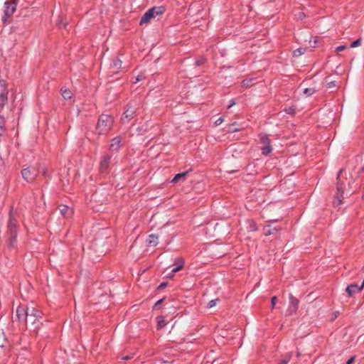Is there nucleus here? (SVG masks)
<instances>
[{
	"instance_id": "f257e3e1",
	"label": "nucleus",
	"mask_w": 364,
	"mask_h": 364,
	"mask_svg": "<svg viewBox=\"0 0 364 364\" xmlns=\"http://www.w3.org/2000/svg\"><path fill=\"white\" fill-rule=\"evenodd\" d=\"M113 119L110 115L102 114L97 124V132L98 134H105L107 133L113 124Z\"/></svg>"
},
{
	"instance_id": "f03ea898",
	"label": "nucleus",
	"mask_w": 364,
	"mask_h": 364,
	"mask_svg": "<svg viewBox=\"0 0 364 364\" xmlns=\"http://www.w3.org/2000/svg\"><path fill=\"white\" fill-rule=\"evenodd\" d=\"M164 9L163 7H154L147 11L140 19V24H144L149 22V21L158 16L161 15L164 12Z\"/></svg>"
},
{
	"instance_id": "7ed1b4c3",
	"label": "nucleus",
	"mask_w": 364,
	"mask_h": 364,
	"mask_svg": "<svg viewBox=\"0 0 364 364\" xmlns=\"http://www.w3.org/2000/svg\"><path fill=\"white\" fill-rule=\"evenodd\" d=\"M343 172V169H341L338 172L337 176V196L336 200L333 202L335 205H339L342 202L343 193V183L340 181V176Z\"/></svg>"
},
{
	"instance_id": "20e7f679",
	"label": "nucleus",
	"mask_w": 364,
	"mask_h": 364,
	"mask_svg": "<svg viewBox=\"0 0 364 364\" xmlns=\"http://www.w3.org/2000/svg\"><path fill=\"white\" fill-rule=\"evenodd\" d=\"M260 144L262 145L261 146L262 154L264 156L269 155L272 152V148L268 136L266 135L261 136Z\"/></svg>"
},
{
	"instance_id": "39448f33",
	"label": "nucleus",
	"mask_w": 364,
	"mask_h": 364,
	"mask_svg": "<svg viewBox=\"0 0 364 364\" xmlns=\"http://www.w3.org/2000/svg\"><path fill=\"white\" fill-rule=\"evenodd\" d=\"M27 317L28 319L33 317L34 319L31 321V324H37L38 323V319L41 318V312L39 310L35 309L33 306H28Z\"/></svg>"
},
{
	"instance_id": "423d86ee",
	"label": "nucleus",
	"mask_w": 364,
	"mask_h": 364,
	"mask_svg": "<svg viewBox=\"0 0 364 364\" xmlns=\"http://www.w3.org/2000/svg\"><path fill=\"white\" fill-rule=\"evenodd\" d=\"M289 305L287 310V315L290 316L295 314L298 309L299 301L295 298L292 294H289Z\"/></svg>"
},
{
	"instance_id": "0eeeda50",
	"label": "nucleus",
	"mask_w": 364,
	"mask_h": 364,
	"mask_svg": "<svg viewBox=\"0 0 364 364\" xmlns=\"http://www.w3.org/2000/svg\"><path fill=\"white\" fill-rule=\"evenodd\" d=\"M22 177L28 182H32L38 173L35 168H26L21 171Z\"/></svg>"
},
{
	"instance_id": "6e6552de",
	"label": "nucleus",
	"mask_w": 364,
	"mask_h": 364,
	"mask_svg": "<svg viewBox=\"0 0 364 364\" xmlns=\"http://www.w3.org/2000/svg\"><path fill=\"white\" fill-rule=\"evenodd\" d=\"M8 100V90L6 83L4 81H0V107H4L7 102Z\"/></svg>"
},
{
	"instance_id": "1a4fd4ad",
	"label": "nucleus",
	"mask_w": 364,
	"mask_h": 364,
	"mask_svg": "<svg viewBox=\"0 0 364 364\" xmlns=\"http://www.w3.org/2000/svg\"><path fill=\"white\" fill-rule=\"evenodd\" d=\"M173 265L175 267L171 270V273L168 274L166 277L172 278L175 273L179 272L184 265V259L182 257L176 258Z\"/></svg>"
},
{
	"instance_id": "9d476101",
	"label": "nucleus",
	"mask_w": 364,
	"mask_h": 364,
	"mask_svg": "<svg viewBox=\"0 0 364 364\" xmlns=\"http://www.w3.org/2000/svg\"><path fill=\"white\" fill-rule=\"evenodd\" d=\"M111 156L105 155L100 164V171L101 173H107L110 163Z\"/></svg>"
},
{
	"instance_id": "9b49d317",
	"label": "nucleus",
	"mask_w": 364,
	"mask_h": 364,
	"mask_svg": "<svg viewBox=\"0 0 364 364\" xmlns=\"http://www.w3.org/2000/svg\"><path fill=\"white\" fill-rule=\"evenodd\" d=\"M16 316L18 321H23L26 324L28 323L27 308L24 309L23 307H18L16 309Z\"/></svg>"
},
{
	"instance_id": "f8f14e48",
	"label": "nucleus",
	"mask_w": 364,
	"mask_h": 364,
	"mask_svg": "<svg viewBox=\"0 0 364 364\" xmlns=\"http://www.w3.org/2000/svg\"><path fill=\"white\" fill-rule=\"evenodd\" d=\"M135 114V109L134 108H128L126 112L123 114V116L121 118V122L122 124L127 123L130 119H132Z\"/></svg>"
},
{
	"instance_id": "ddd939ff",
	"label": "nucleus",
	"mask_w": 364,
	"mask_h": 364,
	"mask_svg": "<svg viewBox=\"0 0 364 364\" xmlns=\"http://www.w3.org/2000/svg\"><path fill=\"white\" fill-rule=\"evenodd\" d=\"M280 228L277 226H272V225H265L263 228V232L265 235H275L280 230Z\"/></svg>"
},
{
	"instance_id": "4468645a",
	"label": "nucleus",
	"mask_w": 364,
	"mask_h": 364,
	"mask_svg": "<svg viewBox=\"0 0 364 364\" xmlns=\"http://www.w3.org/2000/svg\"><path fill=\"white\" fill-rule=\"evenodd\" d=\"M16 11V4L15 3H6L5 9H4V15L6 17H11L14 11Z\"/></svg>"
},
{
	"instance_id": "2eb2a0df",
	"label": "nucleus",
	"mask_w": 364,
	"mask_h": 364,
	"mask_svg": "<svg viewBox=\"0 0 364 364\" xmlns=\"http://www.w3.org/2000/svg\"><path fill=\"white\" fill-rule=\"evenodd\" d=\"M346 291L349 296H353L354 294L357 292H360L361 291V289H360V287L356 284H353L350 285H348Z\"/></svg>"
},
{
	"instance_id": "dca6fc26",
	"label": "nucleus",
	"mask_w": 364,
	"mask_h": 364,
	"mask_svg": "<svg viewBox=\"0 0 364 364\" xmlns=\"http://www.w3.org/2000/svg\"><path fill=\"white\" fill-rule=\"evenodd\" d=\"M59 210L63 217L68 218L72 215L73 210L70 208L65 205H59Z\"/></svg>"
},
{
	"instance_id": "f3484780",
	"label": "nucleus",
	"mask_w": 364,
	"mask_h": 364,
	"mask_svg": "<svg viewBox=\"0 0 364 364\" xmlns=\"http://www.w3.org/2000/svg\"><path fill=\"white\" fill-rule=\"evenodd\" d=\"M120 146H121V138L119 136V137L114 138L112 140L109 148L112 151H117Z\"/></svg>"
},
{
	"instance_id": "a211bd4d",
	"label": "nucleus",
	"mask_w": 364,
	"mask_h": 364,
	"mask_svg": "<svg viewBox=\"0 0 364 364\" xmlns=\"http://www.w3.org/2000/svg\"><path fill=\"white\" fill-rule=\"evenodd\" d=\"M188 173H189V171H187L176 174L174 176V178L171 180V183H176L179 182L180 181H183L186 178V176L188 175Z\"/></svg>"
},
{
	"instance_id": "6ab92c4d",
	"label": "nucleus",
	"mask_w": 364,
	"mask_h": 364,
	"mask_svg": "<svg viewBox=\"0 0 364 364\" xmlns=\"http://www.w3.org/2000/svg\"><path fill=\"white\" fill-rule=\"evenodd\" d=\"M9 229L11 232V235L13 237H16V223L14 219H10L9 222Z\"/></svg>"
},
{
	"instance_id": "aec40b11",
	"label": "nucleus",
	"mask_w": 364,
	"mask_h": 364,
	"mask_svg": "<svg viewBox=\"0 0 364 364\" xmlns=\"http://www.w3.org/2000/svg\"><path fill=\"white\" fill-rule=\"evenodd\" d=\"M122 61L119 59H114L111 64V68H113V73H117V70L121 68Z\"/></svg>"
},
{
	"instance_id": "412c9836",
	"label": "nucleus",
	"mask_w": 364,
	"mask_h": 364,
	"mask_svg": "<svg viewBox=\"0 0 364 364\" xmlns=\"http://www.w3.org/2000/svg\"><path fill=\"white\" fill-rule=\"evenodd\" d=\"M158 237L156 235L151 234L149 236L148 244L150 246H156L158 244Z\"/></svg>"
},
{
	"instance_id": "4be33fe9",
	"label": "nucleus",
	"mask_w": 364,
	"mask_h": 364,
	"mask_svg": "<svg viewBox=\"0 0 364 364\" xmlns=\"http://www.w3.org/2000/svg\"><path fill=\"white\" fill-rule=\"evenodd\" d=\"M61 93H62L63 97L65 100H68L72 97L71 91L67 88H62Z\"/></svg>"
},
{
	"instance_id": "5701e85b",
	"label": "nucleus",
	"mask_w": 364,
	"mask_h": 364,
	"mask_svg": "<svg viewBox=\"0 0 364 364\" xmlns=\"http://www.w3.org/2000/svg\"><path fill=\"white\" fill-rule=\"evenodd\" d=\"M156 321H157V328L159 329L164 328L166 325V323L165 321L164 316H158L156 318Z\"/></svg>"
},
{
	"instance_id": "b1692460",
	"label": "nucleus",
	"mask_w": 364,
	"mask_h": 364,
	"mask_svg": "<svg viewBox=\"0 0 364 364\" xmlns=\"http://www.w3.org/2000/svg\"><path fill=\"white\" fill-rule=\"evenodd\" d=\"M306 50V48H299L295 50H294L293 52V55L294 57H299L301 55H303Z\"/></svg>"
},
{
	"instance_id": "393cba45",
	"label": "nucleus",
	"mask_w": 364,
	"mask_h": 364,
	"mask_svg": "<svg viewBox=\"0 0 364 364\" xmlns=\"http://www.w3.org/2000/svg\"><path fill=\"white\" fill-rule=\"evenodd\" d=\"M291 358V353H289L285 355V357L282 360L279 364H287Z\"/></svg>"
},
{
	"instance_id": "a878e982",
	"label": "nucleus",
	"mask_w": 364,
	"mask_h": 364,
	"mask_svg": "<svg viewBox=\"0 0 364 364\" xmlns=\"http://www.w3.org/2000/svg\"><path fill=\"white\" fill-rule=\"evenodd\" d=\"M315 92V90L314 88H305L304 90V94H305L307 96H311L313 95Z\"/></svg>"
},
{
	"instance_id": "bb28decb",
	"label": "nucleus",
	"mask_w": 364,
	"mask_h": 364,
	"mask_svg": "<svg viewBox=\"0 0 364 364\" xmlns=\"http://www.w3.org/2000/svg\"><path fill=\"white\" fill-rule=\"evenodd\" d=\"M144 79H145V75H144V73H139V74L136 76L135 81H134V83H136V82H139V81H141V80H144Z\"/></svg>"
},
{
	"instance_id": "cd10ccee",
	"label": "nucleus",
	"mask_w": 364,
	"mask_h": 364,
	"mask_svg": "<svg viewBox=\"0 0 364 364\" xmlns=\"http://www.w3.org/2000/svg\"><path fill=\"white\" fill-rule=\"evenodd\" d=\"M252 79H250V80H244L242 81V86L245 87H249L252 85Z\"/></svg>"
},
{
	"instance_id": "c85d7f7f",
	"label": "nucleus",
	"mask_w": 364,
	"mask_h": 364,
	"mask_svg": "<svg viewBox=\"0 0 364 364\" xmlns=\"http://www.w3.org/2000/svg\"><path fill=\"white\" fill-rule=\"evenodd\" d=\"M360 44H361V40L359 38V39H357L355 41H353L350 44V48H355V47H358V46H360Z\"/></svg>"
},
{
	"instance_id": "c756f323",
	"label": "nucleus",
	"mask_w": 364,
	"mask_h": 364,
	"mask_svg": "<svg viewBox=\"0 0 364 364\" xmlns=\"http://www.w3.org/2000/svg\"><path fill=\"white\" fill-rule=\"evenodd\" d=\"M218 301V299H213L209 301L208 304V308H212L216 305V302Z\"/></svg>"
},
{
	"instance_id": "7c9ffc66",
	"label": "nucleus",
	"mask_w": 364,
	"mask_h": 364,
	"mask_svg": "<svg viewBox=\"0 0 364 364\" xmlns=\"http://www.w3.org/2000/svg\"><path fill=\"white\" fill-rule=\"evenodd\" d=\"M340 313L339 311H336L335 312H333L331 315V321H333L334 320L336 319V318L339 316Z\"/></svg>"
},
{
	"instance_id": "2f4dec72",
	"label": "nucleus",
	"mask_w": 364,
	"mask_h": 364,
	"mask_svg": "<svg viewBox=\"0 0 364 364\" xmlns=\"http://www.w3.org/2000/svg\"><path fill=\"white\" fill-rule=\"evenodd\" d=\"M285 112L287 114H294V109L293 107H288V108L285 109Z\"/></svg>"
},
{
	"instance_id": "473e14b6",
	"label": "nucleus",
	"mask_w": 364,
	"mask_h": 364,
	"mask_svg": "<svg viewBox=\"0 0 364 364\" xmlns=\"http://www.w3.org/2000/svg\"><path fill=\"white\" fill-rule=\"evenodd\" d=\"M204 61H205V59L203 57H201L200 58H199L198 60H197L196 61V65H200L204 63Z\"/></svg>"
},
{
	"instance_id": "72a5a7b5",
	"label": "nucleus",
	"mask_w": 364,
	"mask_h": 364,
	"mask_svg": "<svg viewBox=\"0 0 364 364\" xmlns=\"http://www.w3.org/2000/svg\"><path fill=\"white\" fill-rule=\"evenodd\" d=\"M346 48V46H338V47L336 48V52H341V51L344 50Z\"/></svg>"
},
{
	"instance_id": "f704fd0d",
	"label": "nucleus",
	"mask_w": 364,
	"mask_h": 364,
	"mask_svg": "<svg viewBox=\"0 0 364 364\" xmlns=\"http://www.w3.org/2000/svg\"><path fill=\"white\" fill-rule=\"evenodd\" d=\"M277 301V296H273L271 300V306L272 308H274Z\"/></svg>"
},
{
	"instance_id": "c9c22d12",
	"label": "nucleus",
	"mask_w": 364,
	"mask_h": 364,
	"mask_svg": "<svg viewBox=\"0 0 364 364\" xmlns=\"http://www.w3.org/2000/svg\"><path fill=\"white\" fill-rule=\"evenodd\" d=\"M335 86V82L334 81H331V82H328L327 83V87L328 88H332Z\"/></svg>"
},
{
	"instance_id": "e433bc0d",
	"label": "nucleus",
	"mask_w": 364,
	"mask_h": 364,
	"mask_svg": "<svg viewBox=\"0 0 364 364\" xmlns=\"http://www.w3.org/2000/svg\"><path fill=\"white\" fill-rule=\"evenodd\" d=\"M223 122V119L222 117H220V118H218V119L215 121V125H217V126H218V125H220Z\"/></svg>"
},
{
	"instance_id": "4c0bfd02",
	"label": "nucleus",
	"mask_w": 364,
	"mask_h": 364,
	"mask_svg": "<svg viewBox=\"0 0 364 364\" xmlns=\"http://www.w3.org/2000/svg\"><path fill=\"white\" fill-rule=\"evenodd\" d=\"M355 360V357H351L350 359L348 360L346 362V364H353Z\"/></svg>"
},
{
	"instance_id": "58836bf2",
	"label": "nucleus",
	"mask_w": 364,
	"mask_h": 364,
	"mask_svg": "<svg viewBox=\"0 0 364 364\" xmlns=\"http://www.w3.org/2000/svg\"><path fill=\"white\" fill-rule=\"evenodd\" d=\"M235 103H236V102H235V101L234 100H232L230 101V105H228V108L229 109V108L232 107L233 105H235Z\"/></svg>"
},
{
	"instance_id": "ea45409f",
	"label": "nucleus",
	"mask_w": 364,
	"mask_h": 364,
	"mask_svg": "<svg viewBox=\"0 0 364 364\" xmlns=\"http://www.w3.org/2000/svg\"><path fill=\"white\" fill-rule=\"evenodd\" d=\"M304 16H305V14H304V13H302V12H299V16H298V17H299L300 19H302L303 18H304Z\"/></svg>"
},
{
	"instance_id": "a19ab883",
	"label": "nucleus",
	"mask_w": 364,
	"mask_h": 364,
	"mask_svg": "<svg viewBox=\"0 0 364 364\" xmlns=\"http://www.w3.org/2000/svg\"><path fill=\"white\" fill-rule=\"evenodd\" d=\"M167 285V283L166 282H164V283H161L160 285H159V288H164L165 287H166Z\"/></svg>"
},
{
	"instance_id": "79ce46f5",
	"label": "nucleus",
	"mask_w": 364,
	"mask_h": 364,
	"mask_svg": "<svg viewBox=\"0 0 364 364\" xmlns=\"http://www.w3.org/2000/svg\"><path fill=\"white\" fill-rule=\"evenodd\" d=\"M4 132V129L3 127L0 126V135H1L3 134V132Z\"/></svg>"
},
{
	"instance_id": "37998d69",
	"label": "nucleus",
	"mask_w": 364,
	"mask_h": 364,
	"mask_svg": "<svg viewBox=\"0 0 364 364\" xmlns=\"http://www.w3.org/2000/svg\"><path fill=\"white\" fill-rule=\"evenodd\" d=\"M359 287H360V289H361V290L363 289V287H364V279H363V281L361 285L359 286Z\"/></svg>"
},
{
	"instance_id": "c03bdc74",
	"label": "nucleus",
	"mask_w": 364,
	"mask_h": 364,
	"mask_svg": "<svg viewBox=\"0 0 364 364\" xmlns=\"http://www.w3.org/2000/svg\"><path fill=\"white\" fill-rule=\"evenodd\" d=\"M161 364H173L172 363H170L168 361H163Z\"/></svg>"
},
{
	"instance_id": "a18cd8bd",
	"label": "nucleus",
	"mask_w": 364,
	"mask_h": 364,
	"mask_svg": "<svg viewBox=\"0 0 364 364\" xmlns=\"http://www.w3.org/2000/svg\"><path fill=\"white\" fill-rule=\"evenodd\" d=\"M162 302V299H160L159 300L156 304H155L156 306L159 305V304H161V303Z\"/></svg>"
},
{
	"instance_id": "49530a36",
	"label": "nucleus",
	"mask_w": 364,
	"mask_h": 364,
	"mask_svg": "<svg viewBox=\"0 0 364 364\" xmlns=\"http://www.w3.org/2000/svg\"><path fill=\"white\" fill-rule=\"evenodd\" d=\"M131 358H132L131 356H126V357H124L123 359L128 360V359H130Z\"/></svg>"
},
{
	"instance_id": "de8ad7c7",
	"label": "nucleus",
	"mask_w": 364,
	"mask_h": 364,
	"mask_svg": "<svg viewBox=\"0 0 364 364\" xmlns=\"http://www.w3.org/2000/svg\"><path fill=\"white\" fill-rule=\"evenodd\" d=\"M231 131L233 132H237V131H239V129H232Z\"/></svg>"
},
{
	"instance_id": "09e8293b",
	"label": "nucleus",
	"mask_w": 364,
	"mask_h": 364,
	"mask_svg": "<svg viewBox=\"0 0 364 364\" xmlns=\"http://www.w3.org/2000/svg\"><path fill=\"white\" fill-rule=\"evenodd\" d=\"M257 230V229H256V228H255V225H252V230H254V231H255V230Z\"/></svg>"
},
{
	"instance_id": "8fccbe9b",
	"label": "nucleus",
	"mask_w": 364,
	"mask_h": 364,
	"mask_svg": "<svg viewBox=\"0 0 364 364\" xmlns=\"http://www.w3.org/2000/svg\"><path fill=\"white\" fill-rule=\"evenodd\" d=\"M34 318L31 317V318H28V323L30 322L31 323V321L33 320Z\"/></svg>"
},
{
	"instance_id": "3c124183",
	"label": "nucleus",
	"mask_w": 364,
	"mask_h": 364,
	"mask_svg": "<svg viewBox=\"0 0 364 364\" xmlns=\"http://www.w3.org/2000/svg\"><path fill=\"white\" fill-rule=\"evenodd\" d=\"M296 356H297V357H299V356H300V353H297Z\"/></svg>"
},
{
	"instance_id": "603ef678",
	"label": "nucleus",
	"mask_w": 364,
	"mask_h": 364,
	"mask_svg": "<svg viewBox=\"0 0 364 364\" xmlns=\"http://www.w3.org/2000/svg\"><path fill=\"white\" fill-rule=\"evenodd\" d=\"M363 197H364V195H363Z\"/></svg>"
}]
</instances>
